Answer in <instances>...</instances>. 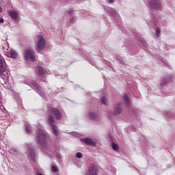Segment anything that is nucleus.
<instances>
[{
  "label": "nucleus",
  "instance_id": "4468645a",
  "mask_svg": "<svg viewBox=\"0 0 175 175\" xmlns=\"http://www.w3.org/2000/svg\"><path fill=\"white\" fill-rule=\"evenodd\" d=\"M29 155L31 159H32V161H33V159H35V150H33V149H32V148H29Z\"/></svg>",
  "mask_w": 175,
  "mask_h": 175
},
{
  "label": "nucleus",
  "instance_id": "4be33fe9",
  "mask_svg": "<svg viewBox=\"0 0 175 175\" xmlns=\"http://www.w3.org/2000/svg\"><path fill=\"white\" fill-rule=\"evenodd\" d=\"M166 83H167V81H166V79H163V84H166Z\"/></svg>",
  "mask_w": 175,
  "mask_h": 175
},
{
  "label": "nucleus",
  "instance_id": "f257e3e1",
  "mask_svg": "<svg viewBox=\"0 0 175 175\" xmlns=\"http://www.w3.org/2000/svg\"><path fill=\"white\" fill-rule=\"evenodd\" d=\"M48 124L51 126L52 131L55 136L59 135V130H58V127L55 126V118L53 115H49L47 118Z\"/></svg>",
  "mask_w": 175,
  "mask_h": 175
},
{
  "label": "nucleus",
  "instance_id": "a878e982",
  "mask_svg": "<svg viewBox=\"0 0 175 175\" xmlns=\"http://www.w3.org/2000/svg\"><path fill=\"white\" fill-rule=\"evenodd\" d=\"M1 102H2V96H1V95H0V103H1Z\"/></svg>",
  "mask_w": 175,
  "mask_h": 175
},
{
  "label": "nucleus",
  "instance_id": "9b49d317",
  "mask_svg": "<svg viewBox=\"0 0 175 175\" xmlns=\"http://www.w3.org/2000/svg\"><path fill=\"white\" fill-rule=\"evenodd\" d=\"M8 15L11 16L13 20H16L18 17V13L16 11H10Z\"/></svg>",
  "mask_w": 175,
  "mask_h": 175
},
{
  "label": "nucleus",
  "instance_id": "9d476101",
  "mask_svg": "<svg viewBox=\"0 0 175 175\" xmlns=\"http://www.w3.org/2000/svg\"><path fill=\"white\" fill-rule=\"evenodd\" d=\"M82 142L85 143V144H87V146H95V142H94V141H92V139H91L90 138L83 139Z\"/></svg>",
  "mask_w": 175,
  "mask_h": 175
},
{
  "label": "nucleus",
  "instance_id": "423d86ee",
  "mask_svg": "<svg viewBox=\"0 0 175 175\" xmlns=\"http://www.w3.org/2000/svg\"><path fill=\"white\" fill-rule=\"evenodd\" d=\"M36 46L38 51H42V50L44 49V46H46V40H44V38L42 36H38Z\"/></svg>",
  "mask_w": 175,
  "mask_h": 175
},
{
  "label": "nucleus",
  "instance_id": "5701e85b",
  "mask_svg": "<svg viewBox=\"0 0 175 175\" xmlns=\"http://www.w3.org/2000/svg\"><path fill=\"white\" fill-rule=\"evenodd\" d=\"M108 1H109V3H114V1H116V0H108Z\"/></svg>",
  "mask_w": 175,
  "mask_h": 175
},
{
  "label": "nucleus",
  "instance_id": "6e6552de",
  "mask_svg": "<svg viewBox=\"0 0 175 175\" xmlns=\"http://www.w3.org/2000/svg\"><path fill=\"white\" fill-rule=\"evenodd\" d=\"M121 106H122V103H119L118 105H115L113 111V116H118L124 111Z\"/></svg>",
  "mask_w": 175,
  "mask_h": 175
},
{
  "label": "nucleus",
  "instance_id": "f03ea898",
  "mask_svg": "<svg viewBox=\"0 0 175 175\" xmlns=\"http://www.w3.org/2000/svg\"><path fill=\"white\" fill-rule=\"evenodd\" d=\"M37 139L39 144L42 147V148H46L47 147V142L46 139V135L42 130H38L37 133Z\"/></svg>",
  "mask_w": 175,
  "mask_h": 175
},
{
  "label": "nucleus",
  "instance_id": "2eb2a0df",
  "mask_svg": "<svg viewBox=\"0 0 175 175\" xmlns=\"http://www.w3.org/2000/svg\"><path fill=\"white\" fill-rule=\"evenodd\" d=\"M11 58H17V52L14 50H11L10 51Z\"/></svg>",
  "mask_w": 175,
  "mask_h": 175
},
{
  "label": "nucleus",
  "instance_id": "f3484780",
  "mask_svg": "<svg viewBox=\"0 0 175 175\" xmlns=\"http://www.w3.org/2000/svg\"><path fill=\"white\" fill-rule=\"evenodd\" d=\"M123 99H124L125 103H126V105L128 106H129V105H131V103L129 102V97H128V96L124 95L123 97Z\"/></svg>",
  "mask_w": 175,
  "mask_h": 175
},
{
  "label": "nucleus",
  "instance_id": "f8f14e48",
  "mask_svg": "<svg viewBox=\"0 0 175 175\" xmlns=\"http://www.w3.org/2000/svg\"><path fill=\"white\" fill-rule=\"evenodd\" d=\"M38 72L40 76H44V74L46 73V70H44V68H43L41 66H38Z\"/></svg>",
  "mask_w": 175,
  "mask_h": 175
},
{
  "label": "nucleus",
  "instance_id": "cd10ccee",
  "mask_svg": "<svg viewBox=\"0 0 175 175\" xmlns=\"http://www.w3.org/2000/svg\"><path fill=\"white\" fill-rule=\"evenodd\" d=\"M2 12V8L0 7V13Z\"/></svg>",
  "mask_w": 175,
  "mask_h": 175
},
{
  "label": "nucleus",
  "instance_id": "393cba45",
  "mask_svg": "<svg viewBox=\"0 0 175 175\" xmlns=\"http://www.w3.org/2000/svg\"><path fill=\"white\" fill-rule=\"evenodd\" d=\"M26 132H27V133H29V129L28 127H26Z\"/></svg>",
  "mask_w": 175,
  "mask_h": 175
},
{
  "label": "nucleus",
  "instance_id": "0eeeda50",
  "mask_svg": "<svg viewBox=\"0 0 175 175\" xmlns=\"http://www.w3.org/2000/svg\"><path fill=\"white\" fill-rule=\"evenodd\" d=\"M148 3L152 10H157V9L161 8V2L159 0H149Z\"/></svg>",
  "mask_w": 175,
  "mask_h": 175
},
{
  "label": "nucleus",
  "instance_id": "bb28decb",
  "mask_svg": "<svg viewBox=\"0 0 175 175\" xmlns=\"http://www.w3.org/2000/svg\"><path fill=\"white\" fill-rule=\"evenodd\" d=\"M36 85H37V88H40V86H39L38 84L36 83Z\"/></svg>",
  "mask_w": 175,
  "mask_h": 175
},
{
  "label": "nucleus",
  "instance_id": "ddd939ff",
  "mask_svg": "<svg viewBox=\"0 0 175 175\" xmlns=\"http://www.w3.org/2000/svg\"><path fill=\"white\" fill-rule=\"evenodd\" d=\"M101 104L104 105L105 106H107L109 105V99L106 98V96H103L100 100Z\"/></svg>",
  "mask_w": 175,
  "mask_h": 175
},
{
  "label": "nucleus",
  "instance_id": "7ed1b4c3",
  "mask_svg": "<svg viewBox=\"0 0 175 175\" xmlns=\"http://www.w3.org/2000/svg\"><path fill=\"white\" fill-rule=\"evenodd\" d=\"M5 64V59L0 56V77L3 79V80H8L9 79V72L6 70V68L3 66Z\"/></svg>",
  "mask_w": 175,
  "mask_h": 175
},
{
  "label": "nucleus",
  "instance_id": "dca6fc26",
  "mask_svg": "<svg viewBox=\"0 0 175 175\" xmlns=\"http://www.w3.org/2000/svg\"><path fill=\"white\" fill-rule=\"evenodd\" d=\"M89 117H90V118H91V120H95V118H96L98 117V115L94 112H90L89 113Z\"/></svg>",
  "mask_w": 175,
  "mask_h": 175
},
{
  "label": "nucleus",
  "instance_id": "c85d7f7f",
  "mask_svg": "<svg viewBox=\"0 0 175 175\" xmlns=\"http://www.w3.org/2000/svg\"><path fill=\"white\" fill-rule=\"evenodd\" d=\"M70 13H73V11L72 10L70 11Z\"/></svg>",
  "mask_w": 175,
  "mask_h": 175
},
{
  "label": "nucleus",
  "instance_id": "39448f33",
  "mask_svg": "<svg viewBox=\"0 0 175 175\" xmlns=\"http://www.w3.org/2000/svg\"><path fill=\"white\" fill-rule=\"evenodd\" d=\"M49 114H53L56 120H61L62 118V113L57 107H50L48 109Z\"/></svg>",
  "mask_w": 175,
  "mask_h": 175
},
{
  "label": "nucleus",
  "instance_id": "412c9836",
  "mask_svg": "<svg viewBox=\"0 0 175 175\" xmlns=\"http://www.w3.org/2000/svg\"><path fill=\"white\" fill-rule=\"evenodd\" d=\"M76 157H77V158H83V153H81V152H77V153L76 154Z\"/></svg>",
  "mask_w": 175,
  "mask_h": 175
},
{
  "label": "nucleus",
  "instance_id": "a211bd4d",
  "mask_svg": "<svg viewBox=\"0 0 175 175\" xmlns=\"http://www.w3.org/2000/svg\"><path fill=\"white\" fill-rule=\"evenodd\" d=\"M112 148L114 150V151H117V150L120 149V146L116 143H112Z\"/></svg>",
  "mask_w": 175,
  "mask_h": 175
},
{
  "label": "nucleus",
  "instance_id": "1a4fd4ad",
  "mask_svg": "<svg viewBox=\"0 0 175 175\" xmlns=\"http://www.w3.org/2000/svg\"><path fill=\"white\" fill-rule=\"evenodd\" d=\"M86 175H98V167L95 165H90L86 172Z\"/></svg>",
  "mask_w": 175,
  "mask_h": 175
},
{
  "label": "nucleus",
  "instance_id": "aec40b11",
  "mask_svg": "<svg viewBox=\"0 0 175 175\" xmlns=\"http://www.w3.org/2000/svg\"><path fill=\"white\" fill-rule=\"evenodd\" d=\"M51 170L52 172H53L54 173H57V172H58V167H55V166H52L51 167Z\"/></svg>",
  "mask_w": 175,
  "mask_h": 175
},
{
  "label": "nucleus",
  "instance_id": "20e7f679",
  "mask_svg": "<svg viewBox=\"0 0 175 175\" xmlns=\"http://www.w3.org/2000/svg\"><path fill=\"white\" fill-rule=\"evenodd\" d=\"M24 57L26 61H32V62H35V61H36L35 53H33V51L31 49H26L25 51Z\"/></svg>",
  "mask_w": 175,
  "mask_h": 175
},
{
  "label": "nucleus",
  "instance_id": "b1692460",
  "mask_svg": "<svg viewBox=\"0 0 175 175\" xmlns=\"http://www.w3.org/2000/svg\"><path fill=\"white\" fill-rule=\"evenodd\" d=\"M3 23V18H0V24Z\"/></svg>",
  "mask_w": 175,
  "mask_h": 175
},
{
  "label": "nucleus",
  "instance_id": "6ab92c4d",
  "mask_svg": "<svg viewBox=\"0 0 175 175\" xmlns=\"http://www.w3.org/2000/svg\"><path fill=\"white\" fill-rule=\"evenodd\" d=\"M156 34H157V38H159L161 35V29L160 28H156Z\"/></svg>",
  "mask_w": 175,
  "mask_h": 175
}]
</instances>
